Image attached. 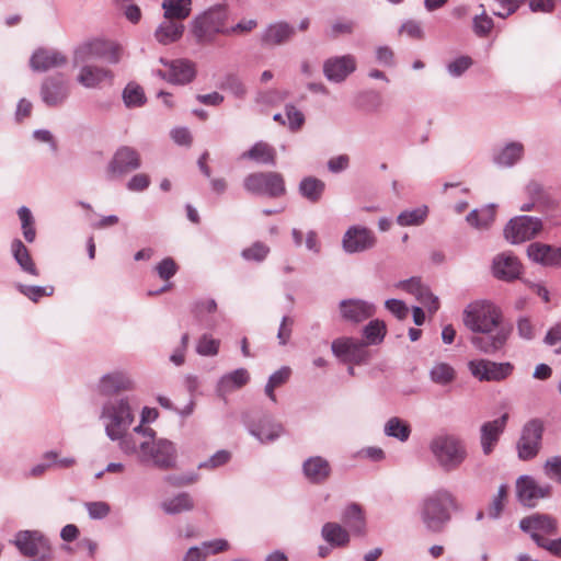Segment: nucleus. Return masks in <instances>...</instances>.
<instances>
[{"mask_svg": "<svg viewBox=\"0 0 561 561\" xmlns=\"http://www.w3.org/2000/svg\"><path fill=\"white\" fill-rule=\"evenodd\" d=\"M250 433L256 437L261 443H268L276 440L283 433V426L276 422H267L260 424L257 427L250 430Z\"/></svg>", "mask_w": 561, "mask_h": 561, "instance_id": "a18cd8bd", "label": "nucleus"}, {"mask_svg": "<svg viewBox=\"0 0 561 561\" xmlns=\"http://www.w3.org/2000/svg\"><path fill=\"white\" fill-rule=\"evenodd\" d=\"M387 329L386 324L381 320H373L370 321L363 331V334L366 339V345H377L382 342L386 335Z\"/></svg>", "mask_w": 561, "mask_h": 561, "instance_id": "8fccbe9b", "label": "nucleus"}, {"mask_svg": "<svg viewBox=\"0 0 561 561\" xmlns=\"http://www.w3.org/2000/svg\"><path fill=\"white\" fill-rule=\"evenodd\" d=\"M135 398L131 396L114 397L106 400L101 410L100 419L111 440L122 442L131 433H127L135 421Z\"/></svg>", "mask_w": 561, "mask_h": 561, "instance_id": "f03ea898", "label": "nucleus"}, {"mask_svg": "<svg viewBox=\"0 0 561 561\" xmlns=\"http://www.w3.org/2000/svg\"><path fill=\"white\" fill-rule=\"evenodd\" d=\"M513 327L511 324H501L494 329H485L469 339L476 350L485 355H496L503 353L511 337Z\"/></svg>", "mask_w": 561, "mask_h": 561, "instance_id": "6e6552de", "label": "nucleus"}, {"mask_svg": "<svg viewBox=\"0 0 561 561\" xmlns=\"http://www.w3.org/2000/svg\"><path fill=\"white\" fill-rule=\"evenodd\" d=\"M493 274L496 278L511 282L519 277L522 264L518 259L511 253H502L493 260Z\"/></svg>", "mask_w": 561, "mask_h": 561, "instance_id": "a878e982", "label": "nucleus"}, {"mask_svg": "<svg viewBox=\"0 0 561 561\" xmlns=\"http://www.w3.org/2000/svg\"><path fill=\"white\" fill-rule=\"evenodd\" d=\"M113 72L110 69L93 65H83L77 76V81L87 89H94L104 81L113 80Z\"/></svg>", "mask_w": 561, "mask_h": 561, "instance_id": "c756f323", "label": "nucleus"}, {"mask_svg": "<svg viewBox=\"0 0 561 561\" xmlns=\"http://www.w3.org/2000/svg\"><path fill=\"white\" fill-rule=\"evenodd\" d=\"M270 247L264 242L256 241L241 252V256L245 261L263 262L270 253Z\"/></svg>", "mask_w": 561, "mask_h": 561, "instance_id": "603ef678", "label": "nucleus"}, {"mask_svg": "<svg viewBox=\"0 0 561 561\" xmlns=\"http://www.w3.org/2000/svg\"><path fill=\"white\" fill-rule=\"evenodd\" d=\"M194 507V502L192 496L186 493L182 492L176 494L175 496L171 499H167L161 503V508L164 511L165 514L169 515H175L183 512L192 511Z\"/></svg>", "mask_w": 561, "mask_h": 561, "instance_id": "58836bf2", "label": "nucleus"}, {"mask_svg": "<svg viewBox=\"0 0 561 561\" xmlns=\"http://www.w3.org/2000/svg\"><path fill=\"white\" fill-rule=\"evenodd\" d=\"M430 378L434 383L447 386L455 380L456 371L447 363H436L430 370Z\"/></svg>", "mask_w": 561, "mask_h": 561, "instance_id": "de8ad7c7", "label": "nucleus"}, {"mask_svg": "<svg viewBox=\"0 0 561 561\" xmlns=\"http://www.w3.org/2000/svg\"><path fill=\"white\" fill-rule=\"evenodd\" d=\"M178 268V264L172 257H165L158 263L156 272L161 279L169 280L176 274Z\"/></svg>", "mask_w": 561, "mask_h": 561, "instance_id": "e2e57ef3", "label": "nucleus"}, {"mask_svg": "<svg viewBox=\"0 0 561 561\" xmlns=\"http://www.w3.org/2000/svg\"><path fill=\"white\" fill-rule=\"evenodd\" d=\"M428 216L427 206L423 205L413 209H405L397 216V224L401 227L421 226Z\"/></svg>", "mask_w": 561, "mask_h": 561, "instance_id": "c03bdc74", "label": "nucleus"}, {"mask_svg": "<svg viewBox=\"0 0 561 561\" xmlns=\"http://www.w3.org/2000/svg\"><path fill=\"white\" fill-rule=\"evenodd\" d=\"M428 449L444 472L458 470L468 457L465 442L453 434H439L432 438Z\"/></svg>", "mask_w": 561, "mask_h": 561, "instance_id": "20e7f679", "label": "nucleus"}, {"mask_svg": "<svg viewBox=\"0 0 561 561\" xmlns=\"http://www.w3.org/2000/svg\"><path fill=\"white\" fill-rule=\"evenodd\" d=\"M366 344L363 341H357L350 337L336 339L331 344V350L343 363L350 364H364L368 359V352Z\"/></svg>", "mask_w": 561, "mask_h": 561, "instance_id": "2eb2a0df", "label": "nucleus"}, {"mask_svg": "<svg viewBox=\"0 0 561 561\" xmlns=\"http://www.w3.org/2000/svg\"><path fill=\"white\" fill-rule=\"evenodd\" d=\"M542 434L543 423L539 419H533L524 425L517 443L518 457L522 460H529L537 456Z\"/></svg>", "mask_w": 561, "mask_h": 561, "instance_id": "f8f14e48", "label": "nucleus"}, {"mask_svg": "<svg viewBox=\"0 0 561 561\" xmlns=\"http://www.w3.org/2000/svg\"><path fill=\"white\" fill-rule=\"evenodd\" d=\"M545 473L561 484V456H553L546 460Z\"/></svg>", "mask_w": 561, "mask_h": 561, "instance_id": "774afa93", "label": "nucleus"}, {"mask_svg": "<svg viewBox=\"0 0 561 561\" xmlns=\"http://www.w3.org/2000/svg\"><path fill=\"white\" fill-rule=\"evenodd\" d=\"M156 432L150 427L138 425L122 442L125 455H135L139 462L151 465L160 470L176 468L178 451L175 445L168 439H154Z\"/></svg>", "mask_w": 561, "mask_h": 561, "instance_id": "f257e3e1", "label": "nucleus"}, {"mask_svg": "<svg viewBox=\"0 0 561 561\" xmlns=\"http://www.w3.org/2000/svg\"><path fill=\"white\" fill-rule=\"evenodd\" d=\"M560 252L561 247L556 248L541 242H533L527 247L529 260L543 266L560 267Z\"/></svg>", "mask_w": 561, "mask_h": 561, "instance_id": "393cba45", "label": "nucleus"}, {"mask_svg": "<svg viewBox=\"0 0 561 561\" xmlns=\"http://www.w3.org/2000/svg\"><path fill=\"white\" fill-rule=\"evenodd\" d=\"M324 187V182L321 180L307 176L299 184V193L309 202L317 203L321 198Z\"/></svg>", "mask_w": 561, "mask_h": 561, "instance_id": "37998d69", "label": "nucleus"}, {"mask_svg": "<svg viewBox=\"0 0 561 561\" xmlns=\"http://www.w3.org/2000/svg\"><path fill=\"white\" fill-rule=\"evenodd\" d=\"M69 96L68 80L64 75L46 78L41 87L42 101L49 107L61 105Z\"/></svg>", "mask_w": 561, "mask_h": 561, "instance_id": "f3484780", "label": "nucleus"}, {"mask_svg": "<svg viewBox=\"0 0 561 561\" xmlns=\"http://www.w3.org/2000/svg\"><path fill=\"white\" fill-rule=\"evenodd\" d=\"M472 65V59L468 56L456 58L447 65V70L451 77H460Z\"/></svg>", "mask_w": 561, "mask_h": 561, "instance_id": "338daca9", "label": "nucleus"}, {"mask_svg": "<svg viewBox=\"0 0 561 561\" xmlns=\"http://www.w3.org/2000/svg\"><path fill=\"white\" fill-rule=\"evenodd\" d=\"M11 252L15 262L19 264V266L24 273H27L32 276L39 275V272L30 254L28 249L20 239H14L12 241Z\"/></svg>", "mask_w": 561, "mask_h": 561, "instance_id": "c9c22d12", "label": "nucleus"}, {"mask_svg": "<svg viewBox=\"0 0 561 561\" xmlns=\"http://www.w3.org/2000/svg\"><path fill=\"white\" fill-rule=\"evenodd\" d=\"M163 480L172 486L181 488L195 483L198 480V474L195 472L168 474L163 478Z\"/></svg>", "mask_w": 561, "mask_h": 561, "instance_id": "680f3d73", "label": "nucleus"}, {"mask_svg": "<svg viewBox=\"0 0 561 561\" xmlns=\"http://www.w3.org/2000/svg\"><path fill=\"white\" fill-rule=\"evenodd\" d=\"M220 341L208 334H203L196 345V352L202 356H215L218 354Z\"/></svg>", "mask_w": 561, "mask_h": 561, "instance_id": "4d7b16f0", "label": "nucleus"}, {"mask_svg": "<svg viewBox=\"0 0 561 561\" xmlns=\"http://www.w3.org/2000/svg\"><path fill=\"white\" fill-rule=\"evenodd\" d=\"M519 528L533 536H541L540 533L546 535H556L558 533V522L554 517L548 514H533L524 517L519 522Z\"/></svg>", "mask_w": 561, "mask_h": 561, "instance_id": "412c9836", "label": "nucleus"}, {"mask_svg": "<svg viewBox=\"0 0 561 561\" xmlns=\"http://www.w3.org/2000/svg\"><path fill=\"white\" fill-rule=\"evenodd\" d=\"M321 536L332 548L346 547L351 541L350 531L339 523L328 522L321 528Z\"/></svg>", "mask_w": 561, "mask_h": 561, "instance_id": "72a5a7b5", "label": "nucleus"}, {"mask_svg": "<svg viewBox=\"0 0 561 561\" xmlns=\"http://www.w3.org/2000/svg\"><path fill=\"white\" fill-rule=\"evenodd\" d=\"M507 420L508 414L504 413L499 419L486 422L481 426V446L485 455H489L492 451L493 446L496 444L500 435L505 428Z\"/></svg>", "mask_w": 561, "mask_h": 561, "instance_id": "7c9ffc66", "label": "nucleus"}, {"mask_svg": "<svg viewBox=\"0 0 561 561\" xmlns=\"http://www.w3.org/2000/svg\"><path fill=\"white\" fill-rule=\"evenodd\" d=\"M342 318L351 322H362L375 314L373 304L360 299H346L340 302Z\"/></svg>", "mask_w": 561, "mask_h": 561, "instance_id": "b1692460", "label": "nucleus"}, {"mask_svg": "<svg viewBox=\"0 0 561 561\" xmlns=\"http://www.w3.org/2000/svg\"><path fill=\"white\" fill-rule=\"evenodd\" d=\"M341 520L346 526L350 534L357 537H364L366 535V516L359 504L351 503L346 505L342 512Z\"/></svg>", "mask_w": 561, "mask_h": 561, "instance_id": "bb28decb", "label": "nucleus"}, {"mask_svg": "<svg viewBox=\"0 0 561 561\" xmlns=\"http://www.w3.org/2000/svg\"><path fill=\"white\" fill-rule=\"evenodd\" d=\"M95 59H105L110 64H117L121 60V46L107 41L93 39L87 42Z\"/></svg>", "mask_w": 561, "mask_h": 561, "instance_id": "f704fd0d", "label": "nucleus"}, {"mask_svg": "<svg viewBox=\"0 0 561 561\" xmlns=\"http://www.w3.org/2000/svg\"><path fill=\"white\" fill-rule=\"evenodd\" d=\"M296 34L295 27L285 22L278 21L268 24L261 34L263 46H280L289 42Z\"/></svg>", "mask_w": 561, "mask_h": 561, "instance_id": "4be33fe9", "label": "nucleus"}, {"mask_svg": "<svg viewBox=\"0 0 561 561\" xmlns=\"http://www.w3.org/2000/svg\"><path fill=\"white\" fill-rule=\"evenodd\" d=\"M543 229L540 218L528 215H520L512 218L504 228L505 239L518 244L535 239Z\"/></svg>", "mask_w": 561, "mask_h": 561, "instance_id": "1a4fd4ad", "label": "nucleus"}, {"mask_svg": "<svg viewBox=\"0 0 561 561\" xmlns=\"http://www.w3.org/2000/svg\"><path fill=\"white\" fill-rule=\"evenodd\" d=\"M134 388L129 375L122 370H114L101 377L98 390L103 396H112L121 391H128Z\"/></svg>", "mask_w": 561, "mask_h": 561, "instance_id": "5701e85b", "label": "nucleus"}, {"mask_svg": "<svg viewBox=\"0 0 561 561\" xmlns=\"http://www.w3.org/2000/svg\"><path fill=\"white\" fill-rule=\"evenodd\" d=\"M286 125L290 131L296 133L301 129L305 124V115L294 104L285 105Z\"/></svg>", "mask_w": 561, "mask_h": 561, "instance_id": "5fc2aeb1", "label": "nucleus"}, {"mask_svg": "<svg viewBox=\"0 0 561 561\" xmlns=\"http://www.w3.org/2000/svg\"><path fill=\"white\" fill-rule=\"evenodd\" d=\"M191 0H163L164 18L184 20L191 13Z\"/></svg>", "mask_w": 561, "mask_h": 561, "instance_id": "79ce46f5", "label": "nucleus"}, {"mask_svg": "<svg viewBox=\"0 0 561 561\" xmlns=\"http://www.w3.org/2000/svg\"><path fill=\"white\" fill-rule=\"evenodd\" d=\"M524 153L525 148L522 142L511 141L493 153L492 161L499 168L510 169L523 159Z\"/></svg>", "mask_w": 561, "mask_h": 561, "instance_id": "cd10ccee", "label": "nucleus"}, {"mask_svg": "<svg viewBox=\"0 0 561 561\" xmlns=\"http://www.w3.org/2000/svg\"><path fill=\"white\" fill-rule=\"evenodd\" d=\"M15 287L22 295H24L34 302H37L42 297L51 296L54 293V287L51 286L43 287L16 284Z\"/></svg>", "mask_w": 561, "mask_h": 561, "instance_id": "6e6d98bb", "label": "nucleus"}, {"mask_svg": "<svg viewBox=\"0 0 561 561\" xmlns=\"http://www.w3.org/2000/svg\"><path fill=\"white\" fill-rule=\"evenodd\" d=\"M377 244L375 232L362 225H353L346 229L342 237V249L347 254L363 253L374 249Z\"/></svg>", "mask_w": 561, "mask_h": 561, "instance_id": "9d476101", "label": "nucleus"}, {"mask_svg": "<svg viewBox=\"0 0 561 561\" xmlns=\"http://www.w3.org/2000/svg\"><path fill=\"white\" fill-rule=\"evenodd\" d=\"M67 58L59 51L39 48L31 57L30 65L34 71H47L64 66Z\"/></svg>", "mask_w": 561, "mask_h": 561, "instance_id": "c85d7f7f", "label": "nucleus"}, {"mask_svg": "<svg viewBox=\"0 0 561 561\" xmlns=\"http://www.w3.org/2000/svg\"><path fill=\"white\" fill-rule=\"evenodd\" d=\"M243 188L251 195L278 198L286 194L284 178L274 171H259L243 179Z\"/></svg>", "mask_w": 561, "mask_h": 561, "instance_id": "0eeeda50", "label": "nucleus"}, {"mask_svg": "<svg viewBox=\"0 0 561 561\" xmlns=\"http://www.w3.org/2000/svg\"><path fill=\"white\" fill-rule=\"evenodd\" d=\"M160 61L169 66V71L158 70L157 75L171 83L185 84L191 82L195 77L194 64L188 60H173L168 62L163 58Z\"/></svg>", "mask_w": 561, "mask_h": 561, "instance_id": "aec40b11", "label": "nucleus"}, {"mask_svg": "<svg viewBox=\"0 0 561 561\" xmlns=\"http://www.w3.org/2000/svg\"><path fill=\"white\" fill-rule=\"evenodd\" d=\"M221 88L228 90L238 99H243L247 94V89L242 81L234 75H229L226 77L225 81L221 84Z\"/></svg>", "mask_w": 561, "mask_h": 561, "instance_id": "052dcab7", "label": "nucleus"}, {"mask_svg": "<svg viewBox=\"0 0 561 561\" xmlns=\"http://www.w3.org/2000/svg\"><path fill=\"white\" fill-rule=\"evenodd\" d=\"M241 158L274 165L276 163V151L271 145L257 141L248 151L243 152Z\"/></svg>", "mask_w": 561, "mask_h": 561, "instance_id": "e433bc0d", "label": "nucleus"}, {"mask_svg": "<svg viewBox=\"0 0 561 561\" xmlns=\"http://www.w3.org/2000/svg\"><path fill=\"white\" fill-rule=\"evenodd\" d=\"M460 505L447 489H438L427 494L420 504V518L426 530L442 533L451 519L450 511H459Z\"/></svg>", "mask_w": 561, "mask_h": 561, "instance_id": "7ed1b4c3", "label": "nucleus"}, {"mask_svg": "<svg viewBox=\"0 0 561 561\" xmlns=\"http://www.w3.org/2000/svg\"><path fill=\"white\" fill-rule=\"evenodd\" d=\"M123 101L127 107L144 105L146 103L144 89L135 82H129L123 91Z\"/></svg>", "mask_w": 561, "mask_h": 561, "instance_id": "09e8293b", "label": "nucleus"}, {"mask_svg": "<svg viewBox=\"0 0 561 561\" xmlns=\"http://www.w3.org/2000/svg\"><path fill=\"white\" fill-rule=\"evenodd\" d=\"M507 485L506 484H501L499 490H497V494L494 496V499L492 500V503L490 504V507H489V516L491 518H499L502 511H503V507H504V504H503V501L506 499L507 496Z\"/></svg>", "mask_w": 561, "mask_h": 561, "instance_id": "bf43d9fd", "label": "nucleus"}, {"mask_svg": "<svg viewBox=\"0 0 561 561\" xmlns=\"http://www.w3.org/2000/svg\"><path fill=\"white\" fill-rule=\"evenodd\" d=\"M471 375L480 381H503L514 370L510 362L496 363L489 359H473L468 363Z\"/></svg>", "mask_w": 561, "mask_h": 561, "instance_id": "9b49d317", "label": "nucleus"}, {"mask_svg": "<svg viewBox=\"0 0 561 561\" xmlns=\"http://www.w3.org/2000/svg\"><path fill=\"white\" fill-rule=\"evenodd\" d=\"M231 458V455L228 450H218L209 459L201 462L198 465V468H205V469H215L220 466L226 465Z\"/></svg>", "mask_w": 561, "mask_h": 561, "instance_id": "69168bd1", "label": "nucleus"}, {"mask_svg": "<svg viewBox=\"0 0 561 561\" xmlns=\"http://www.w3.org/2000/svg\"><path fill=\"white\" fill-rule=\"evenodd\" d=\"M525 194L529 199L539 204V211L554 209L558 205L556 198L550 194L549 190L538 180H529L525 185Z\"/></svg>", "mask_w": 561, "mask_h": 561, "instance_id": "2f4dec72", "label": "nucleus"}, {"mask_svg": "<svg viewBox=\"0 0 561 561\" xmlns=\"http://www.w3.org/2000/svg\"><path fill=\"white\" fill-rule=\"evenodd\" d=\"M495 217V206L494 205H488L481 209H473L471 210L467 217L466 220L469 225L477 229H488L490 225L493 222Z\"/></svg>", "mask_w": 561, "mask_h": 561, "instance_id": "a19ab883", "label": "nucleus"}, {"mask_svg": "<svg viewBox=\"0 0 561 561\" xmlns=\"http://www.w3.org/2000/svg\"><path fill=\"white\" fill-rule=\"evenodd\" d=\"M290 368L283 366L280 369L276 370L270 376L267 383L265 385L264 392L272 402L275 403L277 401L274 392L275 389L286 383L290 377Z\"/></svg>", "mask_w": 561, "mask_h": 561, "instance_id": "49530a36", "label": "nucleus"}, {"mask_svg": "<svg viewBox=\"0 0 561 561\" xmlns=\"http://www.w3.org/2000/svg\"><path fill=\"white\" fill-rule=\"evenodd\" d=\"M501 8L494 11L493 14L501 19H507L518 11V9L528 0H494Z\"/></svg>", "mask_w": 561, "mask_h": 561, "instance_id": "13d9d810", "label": "nucleus"}, {"mask_svg": "<svg viewBox=\"0 0 561 561\" xmlns=\"http://www.w3.org/2000/svg\"><path fill=\"white\" fill-rule=\"evenodd\" d=\"M141 167V159L138 151L128 146L119 147L108 162L107 173L111 179L138 170Z\"/></svg>", "mask_w": 561, "mask_h": 561, "instance_id": "ddd939ff", "label": "nucleus"}, {"mask_svg": "<svg viewBox=\"0 0 561 561\" xmlns=\"http://www.w3.org/2000/svg\"><path fill=\"white\" fill-rule=\"evenodd\" d=\"M356 69V60L352 55L329 58L323 64V73L329 81L342 82Z\"/></svg>", "mask_w": 561, "mask_h": 561, "instance_id": "a211bd4d", "label": "nucleus"}, {"mask_svg": "<svg viewBox=\"0 0 561 561\" xmlns=\"http://www.w3.org/2000/svg\"><path fill=\"white\" fill-rule=\"evenodd\" d=\"M85 508L88 511L90 518L92 519H103L111 512L110 505L103 501L88 502L85 503Z\"/></svg>", "mask_w": 561, "mask_h": 561, "instance_id": "0e129e2a", "label": "nucleus"}, {"mask_svg": "<svg viewBox=\"0 0 561 561\" xmlns=\"http://www.w3.org/2000/svg\"><path fill=\"white\" fill-rule=\"evenodd\" d=\"M301 471L305 479L311 484H323L332 473V467L322 456H310L304 460Z\"/></svg>", "mask_w": 561, "mask_h": 561, "instance_id": "6ab92c4d", "label": "nucleus"}, {"mask_svg": "<svg viewBox=\"0 0 561 561\" xmlns=\"http://www.w3.org/2000/svg\"><path fill=\"white\" fill-rule=\"evenodd\" d=\"M462 321L473 334L497 328L503 322L501 309L488 300H477L469 304L462 312Z\"/></svg>", "mask_w": 561, "mask_h": 561, "instance_id": "423d86ee", "label": "nucleus"}, {"mask_svg": "<svg viewBox=\"0 0 561 561\" xmlns=\"http://www.w3.org/2000/svg\"><path fill=\"white\" fill-rule=\"evenodd\" d=\"M552 486L549 483L539 484L529 476H520L516 481L518 501L528 507H535L539 500L551 495Z\"/></svg>", "mask_w": 561, "mask_h": 561, "instance_id": "4468645a", "label": "nucleus"}, {"mask_svg": "<svg viewBox=\"0 0 561 561\" xmlns=\"http://www.w3.org/2000/svg\"><path fill=\"white\" fill-rule=\"evenodd\" d=\"M184 32V25L171 19H165L156 30L157 41L163 45L176 42Z\"/></svg>", "mask_w": 561, "mask_h": 561, "instance_id": "4c0bfd02", "label": "nucleus"}, {"mask_svg": "<svg viewBox=\"0 0 561 561\" xmlns=\"http://www.w3.org/2000/svg\"><path fill=\"white\" fill-rule=\"evenodd\" d=\"M411 432L410 424L398 416L390 417L383 426L386 436L396 438L402 443L409 439Z\"/></svg>", "mask_w": 561, "mask_h": 561, "instance_id": "ea45409f", "label": "nucleus"}, {"mask_svg": "<svg viewBox=\"0 0 561 561\" xmlns=\"http://www.w3.org/2000/svg\"><path fill=\"white\" fill-rule=\"evenodd\" d=\"M480 8H482V12L473 18L472 28L477 36L485 37L493 30L494 22L492 18L486 14L484 5L480 4Z\"/></svg>", "mask_w": 561, "mask_h": 561, "instance_id": "3c124183", "label": "nucleus"}, {"mask_svg": "<svg viewBox=\"0 0 561 561\" xmlns=\"http://www.w3.org/2000/svg\"><path fill=\"white\" fill-rule=\"evenodd\" d=\"M227 11L224 5L209 8L193 20L192 33L198 44H210L217 34H229L226 27Z\"/></svg>", "mask_w": 561, "mask_h": 561, "instance_id": "39448f33", "label": "nucleus"}, {"mask_svg": "<svg viewBox=\"0 0 561 561\" xmlns=\"http://www.w3.org/2000/svg\"><path fill=\"white\" fill-rule=\"evenodd\" d=\"M250 381V374L245 368H238L225 374L217 382L216 391L219 397L238 390Z\"/></svg>", "mask_w": 561, "mask_h": 561, "instance_id": "473e14b6", "label": "nucleus"}, {"mask_svg": "<svg viewBox=\"0 0 561 561\" xmlns=\"http://www.w3.org/2000/svg\"><path fill=\"white\" fill-rule=\"evenodd\" d=\"M13 543L25 557H37L50 551L49 540L38 530H20Z\"/></svg>", "mask_w": 561, "mask_h": 561, "instance_id": "dca6fc26", "label": "nucleus"}, {"mask_svg": "<svg viewBox=\"0 0 561 561\" xmlns=\"http://www.w3.org/2000/svg\"><path fill=\"white\" fill-rule=\"evenodd\" d=\"M382 104L381 95L375 91H366L357 96V105L366 112H377Z\"/></svg>", "mask_w": 561, "mask_h": 561, "instance_id": "864d4df0", "label": "nucleus"}]
</instances>
